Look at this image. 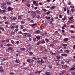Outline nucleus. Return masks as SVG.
<instances>
[{
	"instance_id": "56",
	"label": "nucleus",
	"mask_w": 75,
	"mask_h": 75,
	"mask_svg": "<svg viewBox=\"0 0 75 75\" xmlns=\"http://www.w3.org/2000/svg\"><path fill=\"white\" fill-rule=\"evenodd\" d=\"M71 74L74 75H75V72H72L71 73Z\"/></svg>"
},
{
	"instance_id": "35",
	"label": "nucleus",
	"mask_w": 75,
	"mask_h": 75,
	"mask_svg": "<svg viewBox=\"0 0 75 75\" xmlns=\"http://www.w3.org/2000/svg\"><path fill=\"white\" fill-rule=\"evenodd\" d=\"M73 18H74V17H73V16H71L70 17V20H72V19H73Z\"/></svg>"
},
{
	"instance_id": "16",
	"label": "nucleus",
	"mask_w": 75,
	"mask_h": 75,
	"mask_svg": "<svg viewBox=\"0 0 75 75\" xmlns=\"http://www.w3.org/2000/svg\"><path fill=\"white\" fill-rule=\"evenodd\" d=\"M8 50H10V51H11V50H13V48L11 47H10L8 48Z\"/></svg>"
},
{
	"instance_id": "48",
	"label": "nucleus",
	"mask_w": 75,
	"mask_h": 75,
	"mask_svg": "<svg viewBox=\"0 0 75 75\" xmlns=\"http://www.w3.org/2000/svg\"><path fill=\"white\" fill-rule=\"evenodd\" d=\"M10 75H14V73L11 72L9 73Z\"/></svg>"
},
{
	"instance_id": "32",
	"label": "nucleus",
	"mask_w": 75,
	"mask_h": 75,
	"mask_svg": "<svg viewBox=\"0 0 75 75\" xmlns=\"http://www.w3.org/2000/svg\"><path fill=\"white\" fill-rule=\"evenodd\" d=\"M70 7L72 9H73L74 8H75V6H70Z\"/></svg>"
},
{
	"instance_id": "46",
	"label": "nucleus",
	"mask_w": 75,
	"mask_h": 75,
	"mask_svg": "<svg viewBox=\"0 0 75 75\" xmlns=\"http://www.w3.org/2000/svg\"><path fill=\"white\" fill-rule=\"evenodd\" d=\"M65 52H67V53H69V51L68 50H66L65 51Z\"/></svg>"
},
{
	"instance_id": "42",
	"label": "nucleus",
	"mask_w": 75,
	"mask_h": 75,
	"mask_svg": "<svg viewBox=\"0 0 75 75\" xmlns=\"http://www.w3.org/2000/svg\"><path fill=\"white\" fill-rule=\"evenodd\" d=\"M32 58H33V59H35V60H37V58H36L35 57H32Z\"/></svg>"
},
{
	"instance_id": "41",
	"label": "nucleus",
	"mask_w": 75,
	"mask_h": 75,
	"mask_svg": "<svg viewBox=\"0 0 75 75\" xmlns=\"http://www.w3.org/2000/svg\"><path fill=\"white\" fill-rule=\"evenodd\" d=\"M70 33H74L75 30H71L70 31Z\"/></svg>"
},
{
	"instance_id": "45",
	"label": "nucleus",
	"mask_w": 75,
	"mask_h": 75,
	"mask_svg": "<svg viewBox=\"0 0 75 75\" xmlns=\"http://www.w3.org/2000/svg\"><path fill=\"white\" fill-rule=\"evenodd\" d=\"M59 17L60 18H62V15H60L59 16Z\"/></svg>"
},
{
	"instance_id": "47",
	"label": "nucleus",
	"mask_w": 75,
	"mask_h": 75,
	"mask_svg": "<svg viewBox=\"0 0 75 75\" xmlns=\"http://www.w3.org/2000/svg\"><path fill=\"white\" fill-rule=\"evenodd\" d=\"M3 18L4 20H6V19H7V17L6 16H4L3 17Z\"/></svg>"
},
{
	"instance_id": "58",
	"label": "nucleus",
	"mask_w": 75,
	"mask_h": 75,
	"mask_svg": "<svg viewBox=\"0 0 75 75\" xmlns=\"http://www.w3.org/2000/svg\"><path fill=\"white\" fill-rule=\"evenodd\" d=\"M45 42L44 41H43L41 42V44H45Z\"/></svg>"
},
{
	"instance_id": "15",
	"label": "nucleus",
	"mask_w": 75,
	"mask_h": 75,
	"mask_svg": "<svg viewBox=\"0 0 75 75\" xmlns=\"http://www.w3.org/2000/svg\"><path fill=\"white\" fill-rule=\"evenodd\" d=\"M6 47H10L11 46V44H7L6 45Z\"/></svg>"
},
{
	"instance_id": "39",
	"label": "nucleus",
	"mask_w": 75,
	"mask_h": 75,
	"mask_svg": "<svg viewBox=\"0 0 75 75\" xmlns=\"http://www.w3.org/2000/svg\"><path fill=\"white\" fill-rule=\"evenodd\" d=\"M42 11H43L44 12H47V10L45 9H42Z\"/></svg>"
},
{
	"instance_id": "11",
	"label": "nucleus",
	"mask_w": 75,
	"mask_h": 75,
	"mask_svg": "<svg viewBox=\"0 0 75 75\" xmlns=\"http://www.w3.org/2000/svg\"><path fill=\"white\" fill-rule=\"evenodd\" d=\"M45 18H46V19H47V20H50V18H51V17H49V16H46L45 17Z\"/></svg>"
},
{
	"instance_id": "49",
	"label": "nucleus",
	"mask_w": 75,
	"mask_h": 75,
	"mask_svg": "<svg viewBox=\"0 0 75 75\" xmlns=\"http://www.w3.org/2000/svg\"><path fill=\"white\" fill-rule=\"evenodd\" d=\"M43 59H44V60H46V59H47V57H44L43 58Z\"/></svg>"
},
{
	"instance_id": "13",
	"label": "nucleus",
	"mask_w": 75,
	"mask_h": 75,
	"mask_svg": "<svg viewBox=\"0 0 75 75\" xmlns=\"http://www.w3.org/2000/svg\"><path fill=\"white\" fill-rule=\"evenodd\" d=\"M19 30V29L18 28H17L15 29V30H14V32H17V31H18Z\"/></svg>"
},
{
	"instance_id": "52",
	"label": "nucleus",
	"mask_w": 75,
	"mask_h": 75,
	"mask_svg": "<svg viewBox=\"0 0 75 75\" xmlns=\"http://www.w3.org/2000/svg\"><path fill=\"white\" fill-rule=\"evenodd\" d=\"M7 4L8 5H10L11 4V2H7Z\"/></svg>"
},
{
	"instance_id": "10",
	"label": "nucleus",
	"mask_w": 75,
	"mask_h": 75,
	"mask_svg": "<svg viewBox=\"0 0 75 75\" xmlns=\"http://www.w3.org/2000/svg\"><path fill=\"white\" fill-rule=\"evenodd\" d=\"M56 6H52L50 7L51 10H54V8H55Z\"/></svg>"
},
{
	"instance_id": "63",
	"label": "nucleus",
	"mask_w": 75,
	"mask_h": 75,
	"mask_svg": "<svg viewBox=\"0 0 75 75\" xmlns=\"http://www.w3.org/2000/svg\"><path fill=\"white\" fill-rule=\"evenodd\" d=\"M27 19L28 21H30L31 20V18H28Z\"/></svg>"
},
{
	"instance_id": "50",
	"label": "nucleus",
	"mask_w": 75,
	"mask_h": 75,
	"mask_svg": "<svg viewBox=\"0 0 75 75\" xmlns=\"http://www.w3.org/2000/svg\"><path fill=\"white\" fill-rule=\"evenodd\" d=\"M0 72H4V71L2 69H0Z\"/></svg>"
},
{
	"instance_id": "44",
	"label": "nucleus",
	"mask_w": 75,
	"mask_h": 75,
	"mask_svg": "<svg viewBox=\"0 0 75 75\" xmlns=\"http://www.w3.org/2000/svg\"><path fill=\"white\" fill-rule=\"evenodd\" d=\"M52 21H50L49 22V24H52Z\"/></svg>"
},
{
	"instance_id": "5",
	"label": "nucleus",
	"mask_w": 75,
	"mask_h": 75,
	"mask_svg": "<svg viewBox=\"0 0 75 75\" xmlns=\"http://www.w3.org/2000/svg\"><path fill=\"white\" fill-rule=\"evenodd\" d=\"M36 13L39 15L41 14V11L38 10H37L36 11Z\"/></svg>"
},
{
	"instance_id": "40",
	"label": "nucleus",
	"mask_w": 75,
	"mask_h": 75,
	"mask_svg": "<svg viewBox=\"0 0 75 75\" xmlns=\"http://www.w3.org/2000/svg\"><path fill=\"white\" fill-rule=\"evenodd\" d=\"M21 24H24V21H22L21 22Z\"/></svg>"
},
{
	"instance_id": "24",
	"label": "nucleus",
	"mask_w": 75,
	"mask_h": 75,
	"mask_svg": "<svg viewBox=\"0 0 75 75\" xmlns=\"http://www.w3.org/2000/svg\"><path fill=\"white\" fill-rule=\"evenodd\" d=\"M0 30H1L3 31H4V28L3 27H0Z\"/></svg>"
},
{
	"instance_id": "17",
	"label": "nucleus",
	"mask_w": 75,
	"mask_h": 75,
	"mask_svg": "<svg viewBox=\"0 0 75 75\" xmlns=\"http://www.w3.org/2000/svg\"><path fill=\"white\" fill-rule=\"evenodd\" d=\"M67 46L68 45L67 44H63L62 45V46H63V47H67Z\"/></svg>"
},
{
	"instance_id": "20",
	"label": "nucleus",
	"mask_w": 75,
	"mask_h": 75,
	"mask_svg": "<svg viewBox=\"0 0 75 75\" xmlns=\"http://www.w3.org/2000/svg\"><path fill=\"white\" fill-rule=\"evenodd\" d=\"M6 4H7V3H6V2H5L4 3H3L1 4V5H2V6H3V5H4L5 6H6Z\"/></svg>"
},
{
	"instance_id": "1",
	"label": "nucleus",
	"mask_w": 75,
	"mask_h": 75,
	"mask_svg": "<svg viewBox=\"0 0 75 75\" xmlns=\"http://www.w3.org/2000/svg\"><path fill=\"white\" fill-rule=\"evenodd\" d=\"M31 16L33 18H37V14L33 12L31 14Z\"/></svg>"
},
{
	"instance_id": "27",
	"label": "nucleus",
	"mask_w": 75,
	"mask_h": 75,
	"mask_svg": "<svg viewBox=\"0 0 75 75\" xmlns=\"http://www.w3.org/2000/svg\"><path fill=\"white\" fill-rule=\"evenodd\" d=\"M4 24H9V22L8 21L5 22Z\"/></svg>"
},
{
	"instance_id": "9",
	"label": "nucleus",
	"mask_w": 75,
	"mask_h": 75,
	"mask_svg": "<svg viewBox=\"0 0 75 75\" xmlns=\"http://www.w3.org/2000/svg\"><path fill=\"white\" fill-rule=\"evenodd\" d=\"M45 74L46 75H51L52 74L51 72H46L45 73Z\"/></svg>"
},
{
	"instance_id": "14",
	"label": "nucleus",
	"mask_w": 75,
	"mask_h": 75,
	"mask_svg": "<svg viewBox=\"0 0 75 75\" xmlns=\"http://www.w3.org/2000/svg\"><path fill=\"white\" fill-rule=\"evenodd\" d=\"M20 50H21V51H25V49L24 48H21L20 49Z\"/></svg>"
},
{
	"instance_id": "34",
	"label": "nucleus",
	"mask_w": 75,
	"mask_h": 75,
	"mask_svg": "<svg viewBox=\"0 0 75 75\" xmlns=\"http://www.w3.org/2000/svg\"><path fill=\"white\" fill-rule=\"evenodd\" d=\"M33 40H34V42H35L37 40L36 39V38H33Z\"/></svg>"
},
{
	"instance_id": "38",
	"label": "nucleus",
	"mask_w": 75,
	"mask_h": 75,
	"mask_svg": "<svg viewBox=\"0 0 75 75\" xmlns=\"http://www.w3.org/2000/svg\"><path fill=\"white\" fill-rule=\"evenodd\" d=\"M71 11L72 13L73 12H74V11H75V9H71Z\"/></svg>"
},
{
	"instance_id": "26",
	"label": "nucleus",
	"mask_w": 75,
	"mask_h": 75,
	"mask_svg": "<svg viewBox=\"0 0 75 75\" xmlns=\"http://www.w3.org/2000/svg\"><path fill=\"white\" fill-rule=\"evenodd\" d=\"M15 62H16L17 64H18V63H19V61H18V60L17 59H16Z\"/></svg>"
},
{
	"instance_id": "55",
	"label": "nucleus",
	"mask_w": 75,
	"mask_h": 75,
	"mask_svg": "<svg viewBox=\"0 0 75 75\" xmlns=\"http://www.w3.org/2000/svg\"><path fill=\"white\" fill-rule=\"evenodd\" d=\"M24 26H21V29L22 30L23 29V28H24Z\"/></svg>"
},
{
	"instance_id": "33",
	"label": "nucleus",
	"mask_w": 75,
	"mask_h": 75,
	"mask_svg": "<svg viewBox=\"0 0 75 75\" xmlns=\"http://www.w3.org/2000/svg\"><path fill=\"white\" fill-rule=\"evenodd\" d=\"M64 67L65 68H67L68 67V66L67 65H65L64 66Z\"/></svg>"
},
{
	"instance_id": "28",
	"label": "nucleus",
	"mask_w": 75,
	"mask_h": 75,
	"mask_svg": "<svg viewBox=\"0 0 75 75\" xmlns=\"http://www.w3.org/2000/svg\"><path fill=\"white\" fill-rule=\"evenodd\" d=\"M48 67L50 69H51L52 68V66L49 65L48 66Z\"/></svg>"
},
{
	"instance_id": "53",
	"label": "nucleus",
	"mask_w": 75,
	"mask_h": 75,
	"mask_svg": "<svg viewBox=\"0 0 75 75\" xmlns=\"http://www.w3.org/2000/svg\"><path fill=\"white\" fill-rule=\"evenodd\" d=\"M27 36H28V37H30H30H31V35L29 34V35H28Z\"/></svg>"
},
{
	"instance_id": "25",
	"label": "nucleus",
	"mask_w": 75,
	"mask_h": 75,
	"mask_svg": "<svg viewBox=\"0 0 75 75\" xmlns=\"http://www.w3.org/2000/svg\"><path fill=\"white\" fill-rule=\"evenodd\" d=\"M36 38L38 40H40L41 39V38L39 36H36Z\"/></svg>"
},
{
	"instance_id": "57",
	"label": "nucleus",
	"mask_w": 75,
	"mask_h": 75,
	"mask_svg": "<svg viewBox=\"0 0 75 75\" xmlns=\"http://www.w3.org/2000/svg\"><path fill=\"white\" fill-rule=\"evenodd\" d=\"M66 72V71H63L62 72V74H65V73Z\"/></svg>"
},
{
	"instance_id": "64",
	"label": "nucleus",
	"mask_w": 75,
	"mask_h": 75,
	"mask_svg": "<svg viewBox=\"0 0 75 75\" xmlns=\"http://www.w3.org/2000/svg\"><path fill=\"white\" fill-rule=\"evenodd\" d=\"M30 23H33L34 21L33 20H31L30 21Z\"/></svg>"
},
{
	"instance_id": "8",
	"label": "nucleus",
	"mask_w": 75,
	"mask_h": 75,
	"mask_svg": "<svg viewBox=\"0 0 75 75\" xmlns=\"http://www.w3.org/2000/svg\"><path fill=\"white\" fill-rule=\"evenodd\" d=\"M1 7L2 8V10H6V6H1Z\"/></svg>"
},
{
	"instance_id": "51",
	"label": "nucleus",
	"mask_w": 75,
	"mask_h": 75,
	"mask_svg": "<svg viewBox=\"0 0 75 75\" xmlns=\"http://www.w3.org/2000/svg\"><path fill=\"white\" fill-rule=\"evenodd\" d=\"M37 3V1H33V4H35Z\"/></svg>"
},
{
	"instance_id": "62",
	"label": "nucleus",
	"mask_w": 75,
	"mask_h": 75,
	"mask_svg": "<svg viewBox=\"0 0 75 75\" xmlns=\"http://www.w3.org/2000/svg\"><path fill=\"white\" fill-rule=\"evenodd\" d=\"M62 20H63V21H64V20H66V18L64 17V18L63 19H62Z\"/></svg>"
},
{
	"instance_id": "30",
	"label": "nucleus",
	"mask_w": 75,
	"mask_h": 75,
	"mask_svg": "<svg viewBox=\"0 0 75 75\" xmlns=\"http://www.w3.org/2000/svg\"><path fill=\"white\" fill-rule=\"evenodd\" d=\"M36 18L38 19L40 18V16L39 15H38L37 16H36Z\"/></svg>"
},
{
	"instance_id": "12",
	"label": "nucleus",
	"mask_w": 75,
	"mask_h": 75,
	"mask_svg": "<svg viewBox=\"0 0 75 75\" xmlns=\"http://www.w3.org/2000/svg\"><path fill=\"white\" fill-rule=\"evenodd\" d=\"M31 59H27L26 61L27 62H28L29 63H31Z\"/></svg>"
},
{
	"instance_id": "54",
	"label": "nucleus",
	"mask_w": 75,
	"mask_h": 75,
	"mask_svg": "<svg viewBox=\"0 0 75 75\" xmlns=\"http://www.w3.org/2000/svg\"><path fill=\"white\" fill-rule=\"evenodd\" d=\"M54 45L53 44H52L50 45V47H54Z\"/></svg>"
},
{
	"instance_id": "59",
	"label": "nucleus",
	"mask_w": 75,
	"mask_h": 75,
	"mask_svg": "<svg viewBox=\"0 0 75 75\" xmlns=\"http://www.w3.org/2000/svg\"><path fill=\"white\" fill-rule=\"evenodd\" d=\"M64 11L65 12L67 11V8H64Z\"/></svg>"
},
{
	"instance_id": "23",
	"label": "nucleus",
	"mask_w": 75,
	"mask_h": 75,
	"mask_svg": "<svg viewBox=\"0 0 75 75\" xmlns=\"http://www.w3.org/2000/svg\"><path fill=\"white\" fill-rule=\"evenodd\" d=\"M70 27L73 28V29H74V28H75V26L74 25H71V26H70Z\"/></svg>"
},
{
	"instance_id": "7",
	"label": "nucleus",
	"mask_w": 75,
	"mask_h": 75,
	"mask_svg": "<svg viewBox=\"0 0 75 75\" xmlns=\"http://www.w3.org/2000/svg\"><path fill=\"white\" fill-rule=\"evenodd\" d=\"M61 55L63 57H67V56L68 55L65 54H62Z\"/></svg>"
},
{
	"instance_id": "18",
	"label": "nucleus",
	"mask_w": 75,
	"mask_h": 75,
	"mask_svg": "<svg viewBox=\"0 0 75 75\" xmlns=\"http://www.w3.org/2000/svg\"><path fill=\"white\" fill-rule=\"evenodd\" d=\"M45 41H46L47 42H49V41H50V40H49V39H45Z\"/></svg>"
},
{
	"instance_id": "61",
	"label": "nucleus",
	"mask_w": 75,
	"mask_h": 75,
	"mask_svg": "<svg viewBox=\"0 0 75 75\" xmlns=\"http://www.w3.org/2000/svg\"><path fill=\"white\" fill-rule=\"evenodd\" d=\"M23 32H25V31H26V29H24L23 30Z\"/></svg>"
},
{
	"instance_id": "22",
	"label": "nucleus",
	"mask_w": 75,
	"mask_h": 75,
	"mask_svg": "<svg viewBox=\"0 0 75 75\" xmlns=\"http://www.w3.org/2000/svg\"><path fill=\"white\" fill-rule=\"evenodd\" d=\"M70 70H71L72 71H73L74 70H75V67H72L70 69Z\"/></svg>"
},
{
	"instance_id": "4",
	"label": "nucleus",
	"mask_w": 75,
	"mask_h": 75,
	"mask_svg": "<svg viewBox=\"0 0 75 75\" xmlns=\"http://www.w3.org/2000/svg\"><path fill=\"white\" fill-rule=\"evenodd\" d=\"M13 8H11V7H8V11H13Z\"/></svg>"
},
{
	"instance_id": "31",
	"label": "nucleus",
	"mask_w": 75,
	"mask_h": 75,
	"mask_svg": "<svg viewBox=\"0 0 75 75\" xmlns=\"http://www.w3.org/2000/svg\"><path fill=\"white\" fill-rule=\"evenodd\" d=\"M57 59H60L61 58V56H56Z\"/></svg>"
},
{
	"instance_id": "6",
	"label": "nucleus",
	"mask_w": 75,
	"mask_h": 75,
	"mask_svg": "<svg viewBox=\"0 0 75 75\" xmlns=\"http://www.w3.org/2000/svg\"><path fill=\"white\" fill-rule=\"evenodd\" d=\"M68 41V39L67 38H65L64 39L63 41L64 42H67Z\"/></svg>"
},
{
	"instance_id": "3",
	"label": "nucleus",
	"mask_w": 75,
	"mask_h": 75,
	"mask_svg": "<svg viewBox=\"0 0 75 75\" xmlns=\"http://www.w3.org/2000/svg\"><path fill=\"white\" fill-rule=\"evenodd\" d=\"M12 27H11V28H15V26H16V23H13L11 25Z\"/></svg>"
},
{
	"instance_id": "21",
	"label": "nucleus",
	"mask_w": 75,
	"mask_h": 75,
	"mask_svg": "<svg viewBox=\"0 0 75 75\" xmlns=\"http://www.w3.org/2000/svg\"><path fill=\"white\" fill-rule=\"evenodd\" d=\"M18 18L19 20H21V19H22L21 17L20 16H18Z\"/></svg>"
},
{
	"instance_id": "2",
	"label": "nucleus",
	"mask_w": 75,
	"mask_h": 75,
	"mask_svg": "<svg viewBox=\"0 0 75 75\" xmlns=\"http://www.w3.org/2000/svg\"><path fill=\"white\" fill-rule=\"evenodd\" d=\"M40 33H41V31L39 30H38L36 31H35L34 32L35 34H40Z\"/></svg>"
},
{
	"instance_id": "36",
	"label": "nucleus",
	"mask_w": 75,
	"mask_h": 75,
	"mask_svg": "<svg viewBox=\"0 0 75 75\" xmlns=\"http://www.w3.org/2000/svg\"><path fill=\"white\" fill-rule=\"evenodd\" d=\"M71 38H73V39H75V36H70Z\"/></svg>"
},
{
	"instance_id": "29",
	"label": "nucleus",
	"mask_w": 75,
	"mask_h": 75,
	"mask_svg": "<svg viewBox=\"0 0 75 75\" xmlns=\"http://www.w3.org/2000/svg\"><path fill=\"white\" fill-rule=\"evenodd\" d=\"M17 17H14L13 18L12 20H17Z\"/></svg>"
},
{
	"instance_id": "37",
	"label": "nucleus",
	"mask_w": 75,
	"mask_h": 75,
	"mask_svg": "<svg viewBox=\"0 0 75 75\" xmlns=\"http://www.w3.org/2000/svg\"><path fill=\"white\" fill-rule=\"evenodd\" d=\"M41 62L42 63H45V62H44V60H43V59H41Z\"/></svg>"
},
{
	"instance_id": "43",
	"label": "nucleus",
	"mask_w": 75,
	"mask_h": 75,
	"mask_svg": "<svg viewBox=\"0 0 75 75\" xmlns=\"http://www.w3.org/2000/svg\"><path fill=\"white\" fill-rule=\"evenodd\" d=\"M11 42L12 44H14L15 42H14V41L13 40H11Z\"/></svg>"
},
{
	"instance_id": "60",
	"label": "nucleus",
	"mask_w": 75,
	"mask_h": 75,
	"mask_svg": "<svg viewBox=\"0 0 75 75\" xmlns=\"http://www.w3.org/2000/svg\"><path fill=\"white\" fill-rule=\"evenodd\" d=\"M29 54L30 55H33V53L31 52H29Z\"/></svg>"
},
{
	"instance_id": "19",
	"label": "nucleus",
	"mask_w": 75,
	"mask_h": 75,
	"mask_svg": "<svg viewBox=\"0 0 75 75\" xmlns=\"http://www.w3.org/2000/svg\"><path fill=\"white\" fill-rule=\"evenodd\" d=\"M67 13L68 14H69V13H70L69 10V8H67Z\"/></svg>"
}]
</instances>
